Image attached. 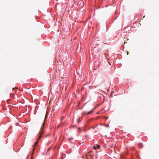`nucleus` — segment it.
Segmentation results:
<instances>
[{
  "label": "nucleus",
  "instance_id": "1",
  "mask_svg": "<svg viewBox=\"0 0 159 159\" xmlns=\"http://www.w3.org/2000/svg\"><path fill=\"white\" fill-rule=\"evenodd\" d=\"M44 122H45V120H44V121L43 124V125L41 128V131L39 133V138L38 139V140L36 142L35 145H34V148L35 147V146L38 144V142H39V140L40 138L41 137V135L42 134H43V129L44 126Z\"/></svg>",
  "mask_w": 159,
  "mask_h": 159
},
{
  "label": "nucleus",
  "instance_id": "12",
  "mask_svg": "<svg viewBox=\"0 0 159 159\" xmlns=\"http://www.w3.org/2000/svg\"><path fill=\"white\" fill-rule=\"evenodd\" d=\"M15 89V88H14L13 89V90H14V89Z\"/></svg>",
  "mask_w": 159,
  "mask_h": 159
},
{
  "label": "nucleus",
  "instance_id": "10",
  "mask_svg": "<svg viewBox=\"0 0 159 159\" xmlns=\"http://www.w3.org/2000/svg\"><path fill=\"white\" fill-rule=\"evenodd\" d=\"M129 53L128 52H127V55H128L129 54Z\"/></svg>",
  "mask_w": 159,
  "mask_h": 159
},
{
  "label": "nucleus",
  "instance_id": "6",
  "mask_svg": "<svg viewBox=\"0 0 159 159\" xmlns=\"http://www.w3.org/2000/svg\"><path fill=\"white\" fill-rule=\"evenodd\" d=\"M91 154H90V153H88L87 155V158H89L88 157V156H91Z\"/></svg>",
  "mask_w": 159,
  "mask_h": 159
},
{
  "label": "nucleus",
  "instance_id": "3",
  "mask_svg": "<svg viewBox=\"0 0 159 159\" xmlns=\"http://www.w3.org/2000/svg\"><path fill=\"white\" fill-rule=\"evenodd\" d=\"M14 93H12L11 95V97H13V98H14Z\"/></svg>",
  "mask_w": 159,
  "mask_h": 159
},
{
  "label": "nucleus",
  "instance_id": "13",
  "mask_svg": "<svg viewBox=\"0 0 159 159\" xmlns=\"http://www.w3.org/2000/svg\"><path fill=\"white\" fill-rule=\"evenodd\" d=\"M125 43H126V42H124V44H125Z\"/></svg>",
  "mask_w": 159,
  "mask_h": 159
},
{
  "label": "nucleus",
  "instance_id": "7",
  "mask_svg": "<svg viewBox=\"0 0 159 159\" xmlns=\"http://www.w3.org/2000/svg\"><path fill=\"white\" fill-rule=\"evenodd\" d=\"M93 148L95 150L97 149V147H95V146H94Z\"/></svg>",
  "mask_w": 159,
  "mask_h": 159
},
{
  "label": "nucleus",
  "instance_id": "5",
  "mask_svg": "<svg viewBox=\"0 0 159 159\" xmlns=\"http://www.w3.org/2000/svg\"><path fill=\"white\" fill-rule=\"evenodd\" d=\"M92 110H91L90 111L88 112L87 113V114H90V113H92Z\"/></svg>",
  "mask_w": 159,
  "mask_h": 159
},
{
  "label": "nucleus",
  "instance_id": "2",
  "mask_svg": "<svg viewBox=\"0 0 159 159\" xmlns=\"http://www.w3.org/2000/svg\"><path fill=\"white\" fill-rule=\"evenodd\" d=\"M138 146L140 148H142L143 147V145L142 143H139L138 144Z\"/></svg>",
  "mask_w": 159,
  "mask_h": 159
},
{
  "label": "nucleus",
  "instance_id": "8",
  "mask_svg": "<svg viewBox=\"0 0 159 159\" xmlns=\"http://www.w3.org/2000/svg\"><path fill=\"white\" fill-rule=\"evenodd\" d=\"M105 126L107 127H109V125H106Z\"/></svg>",
  "mask_w": 159,
  "mask_h": 159
},
{
  "label": "nucleus",
  "instance_id": "4",
  "mask_svg": "<svg viewBox=\"0 0 159 159\" xmlns=\"http://www.w3.org/2000/svg\"><path fill=\"white\" fill-rule=\"evenodd\" d=\"M98 149H99L100 148V146L99 145H97V146L96 147Z\"/></svg>",
  "mask_w": 159,
  "mask_h": 159
},
{
  "label": "nucleus",
  "instance_id": "11",
  "mask_svg": "<svg viewBox=\"0 0 159 159\" xmlns=\"http://www.w3.org/2000/svg\"><path fill=\"white\" fill-rule=\"evenodd\" d=\"M78 122H80V119L78 120Z\"/></svg>",
  "mask_w": 159,
  "mask_h": 159
},
{
  "label": "nucleus",
  "instance_id": "9",
  "mask_svg": "<svg viewBox=\"0 0 159 159\" xmlns=\"http://www.w3.org/2000/svg\"><path fill=\"white\" fill-rule=\"evenodd\" d=\"M47 117V116L46 115L45 116V120L46 118Z\"/></svg>",
  "mask_w": 159,
  "mask_h": 159
}]
</instances>
